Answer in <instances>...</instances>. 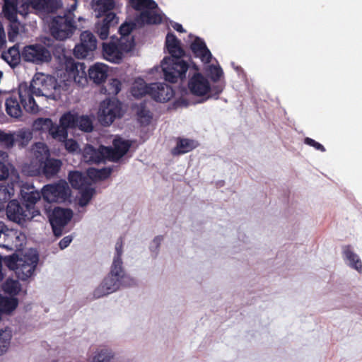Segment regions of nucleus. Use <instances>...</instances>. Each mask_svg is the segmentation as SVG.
Returning a JSON list of instances; mask_svg holds the SVG:
<instances>
[{
  "mask_svg": "<svg viewBox=\"0 0 362 362\" xmlns=\"http://www.w3.org/2000/svg\"><path fill=\"white\" fill-rule=\"evenodd\" d=\"M56 83L52 78L42 76V78H37L33 79V83L28 85L27 83H21L18 86V100L17 95L12 94L6 100V113L14 118H18L22 115L21 105L24 110L29 113H37L39 107L37 105L34 95L47 96V91L51 89H55Z\"/></svg>",
  "mask_w": 362,
  "mask_h": 362,
  "instance_id": "f257e3e1",
  "label": "nucleus"
},
{
  "mask_svg": "<svg viewBox=\"0 0 362 362\" xmlns=\"http://www.w3.org/2000/svg\"><path fill=\"white\" fill-rule=\"evenodd\" d=\"M123 244V238L120 237L115 244V255L110 272L94 290V298H100L112 293L118 290L120 286L128 287L135 284V280L125 274L122 267Z\"/></svg>",
  "mask_w": 362,
  "mask_h": 362,
  "instance_id": "f03ea898",
  "label": "nucleus"
},
{
  "mask_svg": "<svg viewBox=\"0 0 362 362\" xmlns=\"http://www.w3.org/2000/svg\"><path fill=\"white\" fill-rule=\"evenodd\" d=\"M165 45L170 54V57H165L161 64L165 80L173 83L178 79H185L189 65L182 59L185 52L181 41L174 33L170 32L166 35Z\"/></svg>",
  "mask_w": 362,
  "mask_h": 362,
  "instance_id": "7ed1b4c3",
  "label": "nucleus"
},
{
  "mask_svg": "<svg viewBox=\"0 0 362 362\" xmlns=\"http://www.w3.org/2000/svg\"><path fill=\"white\" fill-rule=\"evenodd\" d=\"M76 28L73 14L71 13L63 16H57L53 18L50 25V31L52 36L59 40L70 37Z\"/></svg>",
  "mask_w": 362,
  "mask_h": 362,
  "instance_id": "20e7f679",
  "label": "nucleus"
},
{
  "mask_svg": "<svg viewBox=\"0 0 362 362\" xmlns=\"http://www.w3.org/2000/svg\"><path fill=\"white\" fill-rule=\"evenodd\" d=\"M26 236L24 233L7 226L0 221V247L7 250H21L25 244Z\"/></svg>",
  "mask_w": 362,
  "mask_h": 362,
  "instance_id": "39448f33",
  "label": "nucleus"
},
{
  "mask_svg": "<svg viewBox=\"0 0 362 362\" xmlns=\"http://www.w3.org/2000/svg\"><path fill=\"white\" fill-rule=\"evenodd\" d=\"M122 116V104L117 99H106L100 103L98 117L102 125L109 126Z\"/></svg>",
  "mask_w": 362,
  "mask_h": 362,
  "instance_id": "423d86ee",
  "label": "nucleus"
},
{
  "mask_svg": "<svg viewBox=\"0 0 362 362\" xmlns=\"http://www.w3.org/2000/svg\"><path fill=\"white\" fill-rule=\"evenodd\" d=\"M71 191L65 181L47 185L42 189L43 199L49 202L64 203L69 199Z\"/></svg>",
  "mask_w": 362,
  "mask_h": 362,
  "instance_id": "0eeeda50",
  "label": "nucleus"
},
{
  "mask_svg": "<svg viewBox=\"0 0 362 362\" xmlns=\"http://www.w3.org/2000/svg\"><path fill=\"white\" fill-rule=\"evenodd\" d=\"M135 43L134 40H127V42H119V44L115 42H103L102 54L105 59L119 64L122 59V52H128L134 49Z\"/></svg>",
  "mask_w": 362,
  "mask_h": 362,
  "instance_id": "6e6552de",
  "label": "nucleus"
},
{
  "mask_svg": "<svg viewBox=\"0 0 362 362\" xmlns=\"http://www.w3.org/2000/svg\"><path fill=\"white\" fill-rule=\"evenodd\" d=\"M23 59L25 62L41 64L52 59L50 52L42 45H26L22 49Z\"/></svg>",
  "mask_w": 362,
  "mask_h": 362,
  "instance_id": "1a4fd4ad",
  "label": "nucleus"
},
{
  "mask_svg": "<svg viewBox=\"0 0 362 362\" xmlns=\"http://www.w3.org/2000/svg\"><path fill=\"white\" fill-rule=\"evenodd\" d=\"M48 216L54 234L60 236L63 228L71 219L73 211L69 209L55 207Z\"/></svg>",
  "mask_w": 362,
  "mask_h": 362,
  "instance_id": "9d476101",
  "label": "nucleus"
},
{
  "mask_svg": "<svg viewBox=\"0 0 362 362\" xmlns=\"http://www.w3.org/2000/svg\"><path fill=\"white\" fill-rule=\"evenodd\" d=\"M6 215L9 220L21 226L35 216L33 214V211L26 209L24 204L21 206L16 199L8 202L6 207Z\"/></svg>",
  "mask_w": 362,
  "mask_h": 362,
  "instance_id": "9b49d317",
  "label": "nucleus"
},
{
  "mask_svg": "<svg viewBox=\"0 0 362 362\" xmlns=\"http://www.w3.org/2000/svg\"><path fill=\"white\" fill-rule=\"evenodd\" d=\"M97 48V39L89 30L83 31L80 35V42L76 45L74 54L78 59H84Z\"/></svg>",
  "mask_w": 362,
  "mask_h": 362,
  "instance_id": "f8f14e48",
  "label": "nucleus"
},
{
  "mask_svg": "<svg viewBox=\"0 0 362 362\" xmlns=\"http://www.w3.org/2000/svg\"><path fill=\"white\" fill-rule=\"evenodd\" d=\"M33 138V134L28 129H20L15 134L6 133L0 129V143L7 148H11L15 144L24 147Z\"/></svg>",
  "mask_w": 362,
  "mask_h": 362,
  "instance_id": "ddd939ff",
  "label": "nucleus"
},
{
  "mask_svg": "<svg viewBox=\"0 0 362 362\" xmlns=\"http://www.w3.org/2000/svg\"><path fill=\"white\" fill-rule=\"evenodd\" d=\"M62 162L59 159L50 158L39 164L34 170H28L30 176L43 175L47 178H51L57 175L61 169Z\"/></svg>",
  "mask_w": 362,
  "mask_h": 362,
  "instance_id": "4468645a",
  "label": "nucleus"
},
{
  "mask_svg": "<svg viewBox=\"0 0 362 362\" xmlns=\"http://www.w3.org/2000/svg\"><path fill=\"white\" fill-rule=\"evenodd\" d=\"M65 66L69 78L73 79L74 83L80 86H84L87 83L86 66L83 63L75 62L70 59L66 62Z\"/></svg>",
  "mask_w": 362,
  "mask_h": 362,
  "instance_id": "2eb2a0df",
  "label": "nucleus"
},
{
  "mask_svg": "<svg viewBox=\"0 0 362 362\" xmlns=\"http://www.w3.org/2000/svg\"><path fill=\"white\" fill-rule=\"evenodd\" d=\"M188 88L193 95L206 97L210 90V83L205 76L197 72L189 78Z\"/></svg>",
  "mask_w": 362,
  "mask_h": 362,
  "instance_id": "dca6fc26",
  "label": "nucleus"
},
{
  "mask_svg": "<svg viewBox=\"0 0 362 362\" xmlns=\"http://www.w3.org/2000/svg\"><path fill=\"white\" fill-rule=\"evenodd\" d=\"M21 259L22 262L18 263L16 274L19 279L25 281L33 274L38 262V256L24 255Z\"/></svg>",
  "mask_w": 362,
  "mask_h": 362,
  "instance_id": "f3484780",
  "label": "nucleus"
},
{
  "mask_svg": "<svg viewBox=\"0 0 362 362\" xmlns=\"http://www.w3.org/2000/svg\"><path fill=\"white\" fill-rule=\"evenodd\" d=\"M113 147L105 146L103 148L108 160L117 161L124 156L129 151L131 144L122 138H115L112 142Z\"/></svg>",
  "mask_w": 362,
  "mask_h": 362,
  "instance_id": "a211bd4d",
  "label": "nucleus"
},
{
  "mask_svg": "<svg viewBox=\"0 0 362 362\" xmlns=\"http://www.w3.org/2000/svg\"><path fill=\"white\" fill-rule=\"evenodd\" d=\"M33 157L30 163L25 166V170H34L39 164H42L49 156V150L46 144L42 142L35 143L33 147Z\"/></svg>",
  "mask_w": 362,
  "mask_h": 362,
  "instance_id": "6ab92c4d",
  "label": "nucleus"
},
{
  "mask_svg": "<svg viewBox=\"0 0 362 362\" xmlns=\"http://www.w3.org/2000/svg\"><path fill=\"white\" fill-rule=\"evenodd\" d=\"M20 194L26 209H29L35 214L36 211L34 209V206L42 197V192L40 193L36 190L33 185H23L21 188Z\"/></svg>",
  "mask_w": 362,
  "mask_h": 362,
  "instance_id": "aec40b11",
  "label": "nucleus"
},
{
  "mask_svg": "<svg viewBox=\"0 0 362 362\" xmlns=\"http://www.w3.org/2000/svg\"><path fill=\"white\" fill-rule=\"evenodd\" d=\"M151 96L157 102H168L174 95L172 87L165 83H151Z\"/></svg>",
  "mask_w": 362,
  "mask_h": 362,
  "instance_id": "412c9836",
  "label": "nucleus"
},
{
  "mask_svg": "<svg viewBox=\"0 0 362 362\" xmlns=\"http://www.w3.org/2000/svg\"><path fill=\"white\" fill-rule=\"evenodd\" d=\"M105 146H100L98 148H94L92 145H86L83 151V157L85 162L88 163H100L107 160L106 153L103 150Z\"/></svg>",
  "mask_w": 362,
  "mask_h": 362,
  "instance_id": "4be33fe9",
  "label": "nucleus"
},
{
  "mask_svg": "<svg viewBox=\"0 0 362 362\" xmlns=\"http://www.w3.org/2000/svg\"><path fill=\"white\" fill-rule=\"evenodd\" d=\"M117 23V19L115 13H109L95 25V31L101 40H105L109 35L111 26Z\"/></svg>",
  "mask_w": 362,
  "mask_h": 362,
  "instance_id": "5701e85b",
  "label": "nucleus"
},
{
  "mask_svg": "<svg viewBox=\"0 0 362 362\" xmlns=\"http://www.w3.org/2000/svg\"><path fill=\"white\" fill-rule=\"evenodd\" d=\"M190 49L195 57H199L202 62L209 63L212 55L207 48L206 43L200 37H197L190 45Z\"/></svg>",
  "mask_w": 362,
  "mask_h": 362,
  "instance_id": "b1692460",
  "label": "nucleus"
},
{
  "mask_svg": "<svg viewBox=\"0 0 362 362\" xmlns=\"http://www.w3.org/2000/svg\"><path fill=\"white\" fill-rule=\"evenodd\" d=\"M175 141L176 146L171 149V154L174 156L190 152L199 145L197 141L187 138L177 137Z\"/></svg>",
  "mask_w": 362,
  "mask_h": 362,
  "instance_id": "393cba45",
  "label": "nucleus"
},
{
  "mask_svg": "<svg viewBox=\"0 0 362 362\" xmlns=\"http://www.w3.org/2000/svg\"><path fill=\"white\" fill-rule=\"evenodd\" d=\"M92 170H88L89 175L78 171H71L69 173L68 179L74 189H81L91 185L90 177Z\"/></svg>",
  "mask_w": 362,
  "mask_h": 362,
  "instance_id": "a878e982",
  "label": "nucleus"
},
{
  "mask_svg": "<svg viewBox=\"0 0 362 362\" xmlns=\"http://www.w3.org/2000/svg\"><path fill=\"white\" fill-rule=\"evenodd\" d=\"M156 8H148L141 11L135 20L139 25H157L162 22V17L156 12Z\"/></svg>",
  "mask_w": 362,
  "mask_h": 362,
  "instance_id": "bb28decb",
  "label": "nucleus"
},
{
  "mask_svg": "<svg viewBox=\"0 0 362 362\" xmlns=\"http://www.w3.org/2000/svg\"><path fill=\"white\" fill-rule=\"evenodd\" d=\"M107 76V66L96 63L88 69V77L95 83L100 84L105 81Z\"/></svg>",
  "mask_w": 362,
  "mask_h": 362,
  "instance_id": "cd10ccee",
  "label": "nucleus"
},
{
  "mask_svg": "<svg viewBox=\"0 0 362 362\" xmlns=\"http://www.w3.org/2000/svg\"><path fill=\"white\" fill-rule=\"evenodd\" d=\"M1 57L11 67H15L18 65L21 62V59H23L22 50H20L19 45L16 44L7 51L3 52Z\"/></svg>",
  "mask_w": 362,
  "mask_h": 362,
  "instance_id": "c85d7f7f",
  "label": "nucleus"
},
{
  "mask_svg": "<svg viewBox=\"0 0 362 362\" xmlns=\"http://www.w3.org/2000/svg\"><path fill=\"white\" fill-rule=\"evenodd\" d=\"M134 109L136 112L138 122L142 126H146L150 124L152 119V115L151 112L147 109L145 103H140L138 105H135Z\"/></svg>",
  "mask_w": 362,
  "mask_h": 362,
  "instance_id": "c756f323",
  "label": "nucleus"
},
{
  "mask_svg": "<svg viewBox=\"0 0 362 362\" xmlns=\"http://www.w3.org/2000/svg\"><path fill=\"white\" fill-rule=\"evenodd\" d=\"M345 259L349 262V266L358 272H362V262L358 256L351 250L350 245H346L343 248Z\"/></svg>",
  "mask_w": 362,
  "mask_h": 362,
  "instance_id": "7c9ffc66",
  "label": "nucleus"
},
{
  "mask_svg": "<svg viewBox=\"0 0 362 362\" xmlns=\"http://www.w3.org/2000/svg\"><path fill=\"white\" fill-rule=\"evenodd\" d=\"M115 1L113 0H97L95 6V10L98 11V18L104 16L109 13H112L111 11L115 8Z\"/></svg>",
  "mask_w": 362,
  "mask_h": 362,
  "instance_id": "2f4dec72",
  "label": "nucleus"
},
{
  "mask_svg": "<svg viewBox=\"0 0 362 362\" xmlns=\"http://www.w3.org/2000/svg\"><path fill=\"white\" fill-rule=\"evenodd\" d=\"M52 120L50 118L40 117L36 119L32 125L33 129L35 132H49L52 129Z\"/></svg>",
  "mask_w": 362,
  "mask_h": 362,
  "instance_id": "473e14b6",
  "label": "nucleus"
},
{
  "mask_svg": "<svg viewBox=\"0 0 362 362\" xmlns=\"http://www.w3.org/2000/svg\"><path fill=\"white\" fill-rule=\"evenodd\" d=\"M49 134L55 140L64 141L68 136V131L60 123L57 124L52 122Z\"/></svg>",
  "mask_w": 362,
  "mask_h": 362,
  "instance_id": "72a5a7b5",
  "label": "nucleus"
},
{
  "mask_svg": "<svg viewBox=\"0 0 362 362\" xmlns=\"http://www.w3.org/2000/svg\"><path fill=\"white\" fill-rule=\"evenodd\" d=\"M2 289L6 293L14 296L19 293L21 290V286L18 281L8 279L3 284Z\"/></svg>",
  "mask_w": 362,
  "mask_h": 362,
  "instance_id": "f704fd0d",
  "label": "nucleus"
},
{
  "mask_svg": "<svg viewBox=\"0 0 362 362\" xmlns=\"http://www.w3.org/2000/svg\"><path fill=\"white\" fill-rule=\"evenodd\" d=\"M78 115L73 114L70 112L64 113L59 119V123L67 131L68 129H75L77 126Z\"/></svg>",
  "mask_w": 362,
  "mask_h": 362,
  "instance_id": "c9c22d12",
  "label": "nucleus"
},
{
  "mask_svg": "<svg viewBox=\"0 0 362 362\" xmlns=\"http://www.w3.org/2000/svg\"><path fill=\"white\" fill-rule=\"evenodd\" d=\"M18 304V299L14 297L0 296V308L4 313L12 312L17 308Z\"/></svg>",
  "mask_w": 362,
  "mask_h": 362,
  "instance_id": "e433bc0d",
  "label": "nucleus"
},
{
  "mask_svg": "<svg viewBox=\"0 0 362 362\" xmlns=\"http://www.w3.org/2000/svg\"><path fill=\"white\" fill-rule=\"evenodd\" d=\"M132 7L138 11L148 8H157L158 5L153 0H130Z\"/></svg>",
  "mask_w": 362,
  "mask_h": 362,
  "instance_id": "4c0bfd02",
  "label": "nucleus"
},
{
  "mask_svg": "<svg viewBox=\"0 0 362 362\" xmlns=\"http://www.w3.org/2000/svg\"><path fill=\"white\" fill-rule=\"evenodd\" d=\"M151 85L148 86L145 83L134 84L131 90L132 95L136 98H141L146 94L151 95Z\"/></svg>",
  "mask_w": 362,
  "mask_h": 362,
  "instance_id": "58836bf2",
  "label": "nucleus"
},
{
  "mask_svg": "<svg viewBox=\"0 0 362 362\" xmlns=\"http://www.w3.org/2000/svg\"><path fill=\"white\" fill-rule=\"evenodd\" d=\"M224 88H225L224 82L218 81L217 83H214V84L212 86L210 85L209 92L206 95V97H205V98L202 100V102H204L211 98L218 99L219 97V95L223 92Z\"/></svg>",
  "mask_w": 362,
  "mask_h": 362,
  "instance_id": "ea45409f",
  "label": "nucleus"
},
{
  "mask_svg": "<svg viewBox=\"0 0 362 362\" xmlns=\"http://www.w3.org/2000/svg\"><path fill=\"white\" fill-rule=\"evenodd\" d=\"M77 128L85 132H90L93 129L92 120L88 116H78Z\"/></svg>",
  "mask_w": 362,
  "mask_h": 362,
  "instance_id": "a19ab883",
  "label": "nucleus"
},
{
  "mask_svg": "<svg viewBox=\"0 0 362 362\" xmlns=\"http://www.w3.org/2000/svg\"><path fill=\"white\" fill-rule=\"evenodd\" d=\"M134 28V25L132 23H124L119 28V33L121 35L119 39V42H127V40H131L134 39V37H130V33Z\"/></svg>",
  "mask_w": 362,
  "mask_h": 362,
  "instance_id": "79ce46f5",
  "label": "nucleus"
},
{
  "mask_svg": "<svg viewBox=\"0 0 362 362\" xmlns=\"http://www.w3.org/2000/svg\"><path fill=\"white\" fill-rule=\"evenodd\" d=\"M122 83L117 78L111 79L109 83L107 84L105 89V93L107 95H116L121 90Z\"/></svg>",
  "mask_w": 362,
  "mask_h": 362,
  "instance_id": "37998d69",
  "label": "nucleus"
},
{
  "mask_svg": "<svg viewBox=\"0 0 362 362\" xmlns=\"http://www.w3.org/2000/svg\"><path fill=\"white\" fill-rule=\"evenodd\" d=\"M113 358V354L107 349H101L93 358L91 362H110Z\"/></svg>",
  "mask_w": 362,
  "mask_h": 362,
  "instance_id": "c03bdc74",
  "label": "nucleus"
},
{
  "mask_svg": "<svg viewBox=\"0 0 362 362\" xmlns=\"http://www.w3.org/2000/svg\"><path fill=\"white\" fill-rule=\"evenodd\" d=\"M80 190L81 191V194L79 204L81 206H86L91 199L95 189L90 187V185H88Z\"/></svg>",
  "mask_w": 362,
  "mask_h": 362,
  "instance_id": "a18cd8bd",
  "label": "nucleus"
},
{
  "mask_svg": "<svg viewBox=\"0 0 362 362\" xmlns=\"http://www.w3.org/2000/svg\"><path fill=\"white\" fill-rule=\"evenodd\" d=\"M5 265L11 270L16 272L18 263L22 262L21 257H19L18 255L13 254L10 256H7L4 259Z\"/></svg>",
  "mask_w": 362,
  "mask_h": 362,
  "instance_id": "49530a36",
  "label": "nucleus"
},
{
  "mask_svg": "<svg viewBox=\"0 0 362 362\" xmlns=\"http://www.w3.org/2000/svg\"><path fill=\"white\" fill-rule=\"evenodd\" d=\"M17 6L18 5H4V15L9 21H15L17 20Z\"/></svg>",
  "mask_w": 362,
  "mask_h": 362,
  "instance_id": "de8ad7c7",
  "label": "nucleus"
},
{
  "mask_svg": "<svg viewBox=\"0 0 362 362\" xmlns=\"http://www.w3.org/2000/svg\"><path fill=\"white\" fill-rule=\"evenodd\" d=\"M61 6L60 0H45L43 2V11L51 13L56 11Z\"/></svg>",
  "mask_w": 362,
  "mask_h": 362,
  "instance_id": "09e8293b",
  "label": "nucleus"
},
{
  "mask_svg": "<svg viewBox=\"0 0 362 362\" xmlns=\"http://www.w3.org/2000/svg\"><path fill=\"white\" fill-rule=\"evenodd\" d=\"M19 33V23L17 20L15 21H10V25L8 28V37L9 41L14 42L16 37Z\"/></svg>",
  "mask_w": 362,
  "mask_h": 362,
  "instance_id": "8fccbe9b",
  "label": "nucleus"
},
{
  "mask_svg": "<svg viewBox=\"0 0 362 362\" xmlns=\"http://www.w3.org/2000/svg\"><path fill=\"white\" fill-rule=\"evenodd\" d=\"M10 340L11 337L8 334L4 331L0 332V356L6 351Z\"/></svg>",
  "mask_w": 362,
  "mask_h": 362,
  "instance_id": "3c124183",
  "label": "nucleus"
},
{
  "mask_svg": "<svg viewBox=\"0 0 362 362\" xmlns=\"http://www.w3.org/2000/svg\"><path fill=\"white\" fill-rule=\"evenodd\" d=\"M209 72L210 78L214 83L218 82L223 74L222 69L216 66H211Z\"/></svg>",
  "mask_w": 362,
  "mask_h": 362,
  "instance_id": "603ef678",
  "label": "nucleus"
},
{
  "mask_svg": "<svg viewBox=\"0 0 362 362\" xmlns=\"http://www.w3.org/2000/svg\"><path fill=\"white\" fill-rule=\"evenodd\" d=\"M64 146H65V148L69 151V152H75L78 150V144L77 143V141H76L74 139H68L67 138L66 139L65 141H64Z\"/></svg>",
  "mask_w": 362,
  "mask_h": 362,
  "instance_id": "864d4df0",
  "label": "nucleus"
},
{
  "mask_svg": "<svg viewBox=\"0 0 362 362\" xmlns=\"http://www.w3.org/2000/svg\"><path fill=\"white\" fill-rule=\"evenodd\" d=\"M304 142L305 144L313 146V148L318 151H320L322 152L325 151V148L321 144L317 142L316 141L311 138L306 137L304 140Z\"/></svg>",
  "mask_w": 362,
  "mask_h": 362,
  "instance_id": "5fc2aeb1",
  "label": "nucleus"
},
{
  "mask_svg": "<svg viewBox=\"0 0 362 362\" xmlns=\"http://www.w3.org/2000/svg\"><path fill=\"white\" fill-rule=\"evenodd\" d=\"M45 0H28V2L24 6L26 8L32 7L34 9L42 10L43 2Z\"/></svg>",
  "mask_w": 362,
  "mask_h": 362,
  "instance_id": "6e6d98bb",
  "label": "nucleus"
},
{
  "mask_svg": "<svg viewBox=\"0 0 362 362\" xmlns=\"http://www.w3.org/2000/svg\"><path fill=\"white\" fill-rule=\"evenodd\" d=\"M95 172V176L100 180H104L107 178L111 175V170L103 168L99 170H93Z\"/></svg>",
  "mask_w": 362,
  "mask_h": 362,
  "instance_id": "4d7b16f0",
  "label": "nucleus"
},
{
  "mask_svg": "<svg viewBox=\"0 0 362 362\" xmlns=\"http://www.w3.org/2000/svg\"><path fill=\"white\" fill-rule=\"evenodd\" d=\"M3 161L0 160V180H6L9 175L8 168Z\"/></svg>",
  "mask_w": 362,
  "mask_h": 362,
  "instance_id": "13d9d810",
  "label": "nucleus"
},
{
  "mask_svg": "<svg viewBox=\"0 0 362 362\" xmlns=\"http://www.w3.org/2000/svg\"><path fill=\"white\" fill-rule=\"evenodd\" d=\"M72 241V237L67 235L64 237L59 243V247L60 249L64 250L67 247Z\"/></svg>",
  "mask_w": 362,
  "mask_h": 362,
  "instance_id": "bf43d9fd",
  "label": "nucleus"
},
{
  "mask_svg": "<svg viewBox=\"0 0 362 362\" xmlns=\"http://www.w3.org/2000/svg\"><path fill=\"white\" fill-rule=\"evenodd\" d=\"M6 43V36L4 28L0 27V48Z\"/></svg>",
  "mask_w": 362,
  "mask_h": 362,
  "instance_id": "052dcab7",
  "label": "nucleus"
},
{
  "mask_svg": "<svg viewBox=\"0 0 362 362\" xmlns=\"http://www.w3.org/2000/svg\"><path fill=\"white\" fill-rule=\"evenodd\" d=\"M173 28L179 33H184L185 32V29L183 28L182 25L178 23H174L172 24Z\"/></svg>",
  "mask_w": 362,
  "mask_h": 362,
  "instance_id": "680f3d73",
  "label": "nucleus"
},
{
  "mask_svg": "<svg viewBox=\"0 0 362 362\" xmlns=\"http://www.w3.org/2000/svg\"><path fill=\"white\" fill-rule=\"evenodd\" d=\"M163 238L162 235H158L156 237L154 238L153 240V243L156 245V248H158L160 245V243L162 242Z\"/></svg>",
  "mask_w": 362,
  "mask_h": 362,
  "instance_id": "e2e57ef3",
  "label": "nucleus"
},
{
  "mask_svg": "<svg viewBox=\"0 0 362 362\" xmlns=\"http://www.w3.org/2000/svg\"><path fill=\"white\" fill-rule=\"evenodd\" d=\"M4 5H18L21 3V0H4Z\"/></svg>",
  "mask_w": 362,
  "mask_h": 362,
  "instance_id": "0e129e2a",
  "label": "nucleus"
},
{
  "mask_svg": "<svg viewBox=\"0 0 362 362\" xmlns=\"http://www.w3.org/2000/svg\"><path fill=\"white\" fill-rule=\"evenodd\" d=\"M8 157V156L6 152L0 151V160H6Z\"/></svg>",
  "mask_w": 362,
  "mask_h": 362,
  "instance_id": "69168bd1",
  "label": "nucleus"
},
{
  "mask_svg": "<svg viewBox=\"0 0 362 362\" xmlns=\"http://www.w3.org/2000/svg\"><path fill=\"white\" fill-rule=\"evenodd\" d=\"M4 279V274L2 273V264L0 262V281H1Z\"/></svg>",
  "mask_w": 362,
  "mask_h": 362,
  "instance_id": "338daca9",
  "label": "nucleus"
},
{
  "mask_svg": "<svg viewBox=\"0 0 362 362\" xmlns=\"http://www.w3.org/2000/svg\"><path fill=\"white\" fill-rule=\"evenodd\" d=\"M22 6H24L28 2V0H21Z\"/></svg>",
  "mask_w": 362,
  "mask_h": 362,
  "instance_id": "774afa93",
  "label": "nucleus"
}]
</instances>
